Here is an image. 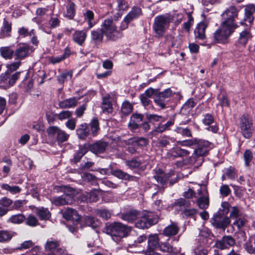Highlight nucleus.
I'll return each instance as SVG.
<instances>
[{
	"label": "nucleus",
	"mask_w": 255,
	"mask_h": 255,
	"mask_svg": "<svg viewBox=\"0 0 255 255\" xmlns=\"http://www.w3.org/2000/svg\"><path fill=\"white\" fill-rule=\"evenodd\" d=\"M108 145V142L101 140H99L92 144H87L88 150L95 154L104 153Z\"/></svg>",
	"instance_id": "nucleus-17"
},
{
	"label": "nucleus",
	"mask_w": 255,
	"mask_h": 255,
	"mask_svg": "<svg viewBox=\"0 0 255 255\" xmlns=\"http://www.w3.org/2000/svg\"><path fill=\"white\" fill-rule=\"evenodd\" d=\"M189 201L182 198L175 200L173 204V206L175 207L176 210L179 209L183 211L189 207Z\"/></svg>",
	"instance_id": "nucleus-39"
},
{
	"label": "nucleus",
	"mask_w": 255,
	"mask_h": 255,
	"mask_svg": "<svg viewBox=\"0 0 255 255\" xmlns=\"http://www.w3.org/2000/svg\"><path fill=\"white\" fill-rule=\"evenodd\" d=\"M255 12V6L254 4H249L247 5L245 9V17L244 20L241 21V25L244 24V22H248L250 24L252 23L254 20L253 14Z\"/></svg>",
	"instance_id": "nucleus-23"
},
{
	"label": "nucleus",
	"mask_w": 255,
	"mask_h": 255,
	"mask_svg": "<svg viewBox=\"0 0 255 255\" xmlns=\"http://www.w3.org/2000/svg\"><path fill=\"white\" fill-rule=\"evenodd\" d=\"M172 174L170 173H165L161 176H154V178L160 183L162 186L166 184L167 181L171 177Z\"/></svg>",
	"instance_id": "nucleus-47"
},
{
	"label": "nucleus",
	"mask_w": 255,
	"mask_h": 255,
	"mask_svg": "<svg viewBox=\"0 0 255 255\" xmlns=\"http://www.w3.org/2000/svg\"><path fill=\"white\" fill-rule=\"evenodd\" d=\"M171 20V17L169 15H161L155 17L153 29L158 37H162L164 35Z\"/></svg>",
	"instance_id": "nucleus-3"
},
{
	"label": "nucleus",
	"mask_w": 255,
	"mask_h": 255,
	"mask_svg": "<svg viewBox=\"0 0 255 255\" xmlns=\"http://www.w3.org/2000/svg\"><path fill=\"white\" fill-rule=\"evenodd\" d=\"M25 220V216L22 214H18L11 216L7 220L8 222L12 224H19Z\"/></svg>",
	"instance_id": "nucleus-45"
},
{
	"label": "nucleus",
	"mask_w": 255,
	"mask_h": 255,
	"mask_svg": "<svg viewBox=\"0 0 255 255\" xmlns=\"http://www.w3.org/2000/svg\"><path fill=\"white\" fill-rule=\"evenodd\" d=\"M202 192V196H201L197 200V204L200 208L206 209L208 207L209 204L208 194L206 190L202 191L200 190L198 191V193L199 194H201Z\"/></svg>",
	"instance_id": "nucleus-25"
},
{
	"label": "nucleus",
	"mask_w": 255,
	"mask_h": 255,
	"mask_svg": "<svg viewBox=\"0 0 255 255\" xmlns=\"http://www.w3.org/2000/svg\"><path fill=\"white\" fill-rule=\"evenodd\" d=\"M245 165L248 166L253 158V153L250 150H246L244 154Z\"/></svg>",
	"instance_id": "nucleus-64"
},
{
	"label": "nucleus",
	"mask_w": 255,
	"mask_h": 255,
	"mask_svg": "<svg viewBox=\"0 0 255 255\" xmlns=\"http://www.w3.org/2000/svg\"><path fill=\"white\" fill-rule=\"evenodd\" d=\"M158 222V217L152 212L144 211L141 216V218L136 223V227L139 229L148 228L155 225Z\"/></svg>",
	"instance_id": "nucleus-5"
},
{
	"label": "nucleus",
	"mask_w": 255,
	"mask_h": 255,
	"mask_svg": "<svg viewBox=\"0 0 255 255\" xmlns=\"http://www.w3.org/2000/svg\"><path fill=\"white\" fill-rule=\"evenodd\" d=\"M142 163L143 162L140 160H137L136 158H132L126 161V165L131 169L139 168Z\"/></svg>",
	"instance_id": "nucleus-46"
},
{
	"label": "nucleus",
	"mask_w": 255,
	"mask_h": 255,
	"mask_svg": "<svg viewBox=\"0 0 255 255\" xmlns=\"http://www.w3.org/2000/svg\"><path fill=\"white\" fill-rule=\"evenodd\" d=\"M85 19L88 20V28H92L95 24V22L93 21L94 13L91 10H88L84 14Z\"/></svg>",
	"instance_id": "nucleus-51"
},
{
	"label": "nucleus",
	"mask_w": 255,
	"mask_h": 255,
	"mask_svg": "<svg viewBox=\"0 0 255 255\" xmlns=\"http://www.w3.org/2000/svg\"><path fill=\"white\" fill-rule=\"evenodd\" d=\"M11 234L7 231H0V242H6L11 239Z\"/></svg>",
	"instance_id": "nucleus-61"
},
{
	"label": "nucleus",
	"mask_w": 255,
	"mask_h": 255,
	"mask_svg": "<svg viewBox=\"0 0 255 255\" xmlns=\"http://www.w3.org/2000/svg\"><path fill=\"white\" fill-rule=\"evenodd\" d=\"M73 113L69 111H63L59 113L57 117L61 121L69 119L72 117Z\"/></svg>",
	"instance_id": "nucleus-60"
},
{
	"label": "nucleus",
	"mask_w": 255,
	"mask_h": 255,
	"mask_svg": "<svg viewBox=\"0 0 255 255\" xmlns=\"http://www.w3.org/2000/svg\"><path fill=\"white\" fill-rule=\"evenodd\" d=\"M21 72H17L10 75V73H5L3 76V79L5 81V83H8L10 85H13L16 81L19 79Z\"/></svg>",
	"instance_id": "nucleus-38"
},
{
	"label": "nucleus",
	"mask_w": 255,
	"mask_h": 255,
	"mask_svg": "<svg viewBox=\"0 0 255 255\" xmlns=\"http://www.w3.org/2000/svg\"><path fill=\"white\" fill-rule=\"evenodd\" d=\"M11 22L4 18L2 26L0 29V39H3L11 36Z\"/></svg>",
	"instance_id": "nucleus-22"
},
{
	"label": "nucleus",
	"mask_w": 255,
	"mask_h": 255,
	"mask_svg": "<svg viewBox=\"0 0 255 255\" xmlns=\"http://www.w3.org/2000/svg\"><path fill=\"white\" fill-rule=\"evenodd\" d=\"M142 14V10L139 6H134L132 7L130 11L124 19V22L126 23V26L124 29L128 27V24L130 22L137 19Z\"/></svg>",
	"instance_id": "nucleus-15"
},
{
	"label": "nucleus",
	"mask_w": 255,
	"mask_h": 255,
	"mask_svg": "<svg viewBox=\"0 0 255 255\" xmlns=\"http://www.w3.org/2000/svg\"><path fill=\"white\" fill-rule=\"evenodd\" d=\"M75 5L73 2H69L66 5V11L64 14L65 17L69 19H72L74 18L75 15Z\"/></svg>",
	"instance_id": "nucleus-44"
},
{
	"label": "nucleus",
	"mask_w": 255,
	"mask_h": 255,
	"mask_svg": "<svg viewBox=\"0 0 255 255\" xmlns=\"http://www.w3.org/2000/svg\"><path fill=\"white\" fill-rule=\"evenodd\" d=\"M143 120V115L140 114H133L131 115L128 123V127L131 130H135L139 128L138 123Z\"/></svg>",
	"instance_id": "nucleus-29"
},
{
	"label": "nucleus",
	"mask_w": 255,
	"mask_h": 255,
	"mask_svg": "<svg viewBox=\"0 0 255 255\" xmlns=\"http://www.w3.org/2000/svg\"><path fill=\"white\" fill-rule=\"evenodd\" d=\"M140 212L134 209L130 210L121 215V219L129 223L135 221L140 216Z\"/></svg>",
	"instance_id": "nucleus-27"
},
{
	"label": "nucleus",
	"mask_w": 255,
	"mask_h": 255,
	"mask_svg": "<svg viewBox=\"0 0 255 255\" xmlns=\"http://www.w3.org/2000/svg\"><path fill=\"white\" fill-rule=\"evenodd\" d=\"M101 30L107 38L111 40H115L120 37V33L113 19H105L101 25Z\"/></svg>",
	"instance_id": "nucleus-4"
},
{
	"label": "nucleus",
	"mask_w": 255,
	"mask_h": 255,
	"mask_svg": "<svg viewBox=\"0 0 255 255\" xmlns=\"http://www.w3.org/2000/svg\"><path fill=\"white\" fill-rule=\"evenodd\" d=\"M60 128L56 126H52L50 127L47 129V132L49 136L53 137H57V135L59 132Z\"/></svg>",
	"instance_id": "nucleus-62"
},
{
	"label": "nucleus",
	"mask_w": 255,
	"mask_h": 255,
	"mask_svg": "<svg viewBox=\"0 0 255 255\" xmlns=\"http://www.w3.org/2000/svg\"><path fill=\"white\" fill-rule=\"evenodd\" d=\"M25 224L31 227H35L38 224L37 219L33 215H29L26 219Z\"/></svg>",
	"instance_id": "nucleus-59"
},
{
	"label": "nucleus",
	"mask_w": 255,
	"mask_h": 255,
	"mask_svg": "<svg viewBox=\"0 0 255 255\" xmlns=\"http://www.w3.org/2000/svg\"><path fill=\"white\" fill-rule=\"evenodd\" d=\"M160 250L163 252L170 254H175V249H174L168 243H161L159 247Z\"/></svg>",
	"instance_id": "nucleus-48"
},
{
	"label": "nucleus",
	"mask_w": 255,
	"mask_h": 255,
	"mask_svg": "<svg viewBox=\"0 0 255 255\" xmlns=\"http://www.w3.org/2000/svg\"><path fill=\"white\" fill-rule=\"evenodd\" d=\"M235 29L222 22L220 27L213 33V41L217 43H228L229 37L234 32Z\"/></svg>",
	"instance_id": "nucleus-2"
},
{
	"label": "nucleus",
	"mask_w": 255,
	"mask_h": 255,
	"mask_svg": "<svg viewBox=\"0 0 255 255\" xmlns=\"http://www.w3.org/2000/svg\"><path fill=\"white\" fill-rule=\"evenodd\" d=\"M35 212L41 220H47L50 217V213L47 208L44 207L36 208Z\"/></svg>",
	"instance_id": "nucleus-41"
},
{
	"label": "nucleus",
	"mask_w": 255,
	"mask_h": 255,
	"mask_svg": "<svg viewBox=\"0 0 255 255\" xmlns=\"http://www.w3.org/2000/svg\"><path fill=\"white\" fill-rule=\"evenodd\" d=\"M240 127L242 135L250 138L253 134V128L252 119L248 115H244L240 119Z\"/></svg>",
	"instance_id": "nucleus-6"
},
{
	"label": "nucleus",
	"mask_w": 255,
	"mask_h": 255,
	"mask_svg": "<svg viewBox=\"0 0 255 255\" xmlns=\"http://www.w3.org/2000/svg\"><path fill=\"white\" fill-rule=\"evenodd\" d=\"M209 24L207 20H204L198 23L195 29L194 34L196 39L204 40L206 39L205 30Z\"/></svg>",
	"instance_id": "nucleus-16"
},
{
	"label": "nucleus",
	"mask_w": 255,
	"mask_h": 255,
	"mask_svg": "<svg viewBox=\"0 0 255 255\" xmlns=\"http://www.w3.org/2000/svg\"><path fill=\"white\" fill-rule=\"evenodd\" d=\"M174 131L184 137H191L192 136L191 129L187 127H176Z\"/></svg>",
	"instance_id": "nucleus-42"
},
{
	"label": "nucleus",
	"mask_w": 255,
	"mask_h": 255,
	"mask_svg": "<svg viewBox=\"0 0 255 255\" xmlns=\"http://www.w3.org/2000/svg\"><path fill=\"white\" fill-rule=\"evenodd\" d=\"M210 222L216 228L224 230L230 223V220L227 216L222 215L221 212H218L214 215Z\"/></svg>",
	"instance_id": "nucleus-9"
},
{
	"label": "nucleus",
	"mask_w": 255,
	"mask_h": 255,
	"mask_svg": "<svg viewBox=\"0 0 255 255\" xmlns=\"http://www.w3.org/2000/svg\"><path fill=\"white\" fill-rule=\"evenodd\" d=\"M63 217L67 220L77 222L79 220V215L76 210L72 208H67L62 212Z\"/></svg>",
	"instance_id": "nucleus-30"
},
{
	"label": "nucleus",
	"mask_w": 255,
	"mask_h": 255,
	"mask_svg": "<svg viewBox=\"0 0 255 255\" xmlns=\"http://www.w3.org/2000/svg\"><path fill=\"white\" fill-rule=\"evenodd\" d=\"M235 239L231 236H224L220 240H217L215 246L221 250L228 249L230 247H233L235 244Z\"/></svg>",
	"instance_id": "nucleus-14"
},
{
	"label": "nucleus",
	"mask_w": 255,
	"mask_h": 255,
	"mask_svg": "<svg viewBox=\"0 0 255 255\" xmlns=\"http://www.w3.org/2000/svg\"><path fill=\"white\" fill-rule=\"evenodd\" d=\"M180 231V227L176 222H171L163 230L162 234L166 237H173L177 235Z\"/></svg>",
	"instance_id": "nucleus-20"
},
{
	"label": "nucleus",
	"mask_w": 255,
	"mask_h": 255,
	"mask_svg": "<svg viewBox=\"0 0 255 255\" xmlns=\"http://www.w3.org/2000/svg\"><path fill=\"white\" fill-rule=\"evenodd\" d=\"M96 214L103 219L108 220L111 218V213L106 209H99L96 211Z\"/></svg>",
	"instance_id": "nucleus-58"
},
{
	"label": "nucleus",
	"mask_w": 255,
	"mask_h": 255,
	"mask_svg": "<svg viewBox=\"0 0 255 255\" xmlns=\"http://www.w3.org/2000/svg\"><path fill=\"white\" fill-rule=\"evenodd\" d=\"M78 137L82 139H85L89 134V129L88 125L86 123L82 124L76 129Z\"/></svg>",
	"instance_id": "nucleus-32"
},
{
	"label": "nucleus",
	"mask_w": 255,
	"mask_h": 255,
	"mask_svg": "<svg viewBox=\"0 0 255 255\" xmlns=\"http://www.w3.org/2000/svg\"><path fill=\"white\" fill-rule=\"evenodd\" d=\"M252 37L250 29L248 28L245 29L239 33L238 43L241 46H245L248 42L251 40Z\"/></svg>",
	"instance_id": "nucleus-21"
},
{
	"label": "nucleus",
	"mask_w": 255,
	"mask_h": 255,
	"mask_svg": "<svg viewBox=\"0 0 255 255\" xmlns=\"http://www.w3.org/2000/svg\"><path fill=\"white\" fill-rule=\"evenodd\" d=\"M202 122L204 125L209 126L206 128L208 131H211L213 133L218 132L219 128L212 114L210 113L204 114L203 117Z\"/></svg>",
	"instance_id": "nucleus-13"
},
{
	"label": "nucleus",
	"mask_w": 255,
	"mask_h": 255,
	"mask_svg": "<svg viewBox=\"0 0 255 255\" xmlns=\"http://www.w3.org/2000/svg\"><path fill=\"white\" fill-rule=\"evenodd\" d=\"M196 103L195 102L193 99H189L183 106L182 107V111H185V112H189L190 110L195 107Z\"/></svg>",
	"instance_id": "nucleus-50"
},
{
	"label": "nucleus",
	"mask_w": 255,
	"mask_h": 255,
	"mask_svg": "<svg viewBox=\"0 0 255 255\" xmlns=\"http://www.w3.org/2000/svg\"><path fill=\"white\" fill-rule=\"evenodd\" d=\"M132 105L129 102L125 101L122 104L121 111L124 115H128L132 112Z\"/></svg>",
	"instance_id": "nucleus-52"
},
{
	"label": "nucleus",
	"mask_w": 255,
	"mask_h": 255,
	"mask_svg": "<svg viewBox=\"0 0 255 255\" xmlns=\"http://www.w3.org/2000/svg\"><path fill=\"white\" fill-rule=\"evenodd\" d=\"M60 241L57 240H48L45 245V250L46 251L53 252L56 249L60 254H64L65 250L64 249L60 248Z\"/></svg>",
	"instance_id": "nucleus-19"
},
{
	"label": "nucleus",
	"mask_w": 255,
	"mask_h": 255,
	"mask_svg": "<svg viewBox=\"0 0 255 255\" xmlns=\"http://www.w3.org/2000/svg\"><path fill=\"white\" fill-rule=\"evenodd\" d=\"M21 65V62L19 61L12 62L9 64H7L6 68L7 69L5 73L7 74L12 72L16 70Z\"/></svg>",
	"instance_id": "nucleus-56"
},
{
	"label": "nucleus",
	"mask_w": 255,
	"mask_h": 255,
	"mask_svg": "<svg viewBox=\"0 0 255 255\" xmlns=\"http://www.w3.org/2000/svg\"><path fill=\"white\" fill-rule=\"evenodd\" d=\"M131 230V228L121 222H114L106 226L105 233L109 235L112 240L119 243L122 239L128 237Z\"/></svg>",
	"instance_id": "nucleus-1"
},
{
	"label": "nucleus",
	"mask_w": 255,
	"mask_h": 255,
	"mask_svg": "<svg viewBox=\"0 0 255 255\" xmlns=\"http://www.w3.org/2000/svg\"><path fill=\"white\" fill-rule=\"evenodd\" d=\"M72 76V73L71 72H66L62 73L58 77L59 82L62 83L67 80L68 78L71 79Z\"/></svg>",
	"instance_id": "nucleus-63"
},
{
	"label": "nucleus",
	"mask_w": 255,
	"mask_h": 255,
	"mask_svg": "<svg viewBox=\"0 0 255 255\" xmlns=\"http://www.w3.org/2000/svg\"><path fill=\"white\" fill-rule=\"evenodd\" d=\"M33 50V47L28 45L20 46L14 51V59L19 61L23 60L28 57Z\"/></svg>",
	"instance_id": "nucleus-12"
},
{
	"label": "nucleus",
	"mask_w": 255,
	"mask_h": 255,
	"mask_svg": "<svg viewBox=\"0 0 255 255\" xmlns=\"http://www.w3.org/2000/svg\"><path fill=\"white\" fill-rule=\"evenodd\" d=\"M69 135L66 133L64 130L60 129L59 132H58L56 139L59 142H63L67 141L69 138Z\"/></svg>",
	"instance_id": "nucleus-57"
},
{
	"label": "nucleus",
	"mask_w": 255,
	"mask_h": 255,
	"mask_svg": "<svg viewBox=\"0 0 255 255\" xmlns=\"http://www.w3.org/2000/svg\"><path fill=\"white\" fill-rule=\"evenodd\" d=\"M111 97L109 94L103 97L102 109L104 113H112L113 108L110 100Z\"/></svg>",
	"instance_id": "nucleus-34"
},
{
	"label": "nucleus",
	"mask_w": 255,
	"mask_h": 255,
	"mask_svg": "<svg viewBox=\"0 0 255 255\" xmlns=\"http://www.w3.org/2000/svg\"><path fill=\"white\" fill-rule=\"evenodd\" d=\"M159 241L157 234L150 235L148 237L147 248L143 251V253L145 255H160V254L155 252V249L159 247Z\"/></svg>",
	"instance_id": "nucleus-10"
},
{
	"label": "nucleus",
	"mask_w": 255,
	"mask_h": 255,
	"mask_svg": "<svg viewBox=\"0 0 255 255\" xmlns=\"http://www.w3.org/2000/svg\"><path fill=\"white\" fill-rule=\"evenodd\" d=\"M1 188L4 189L9 191L12 194L17 193L20 192L21 189L18 186H10L7 184H3L1 185Z\"/></svg>",
	"instance_id": "nucleus-54"
},
{
	"label": "nucleus",
	"mask_w": 255,
	"mask_h": 255,
	"mask_svg": "<svg viewBox=\"0 0 255 255\" xmlns=\"http://www.w3.org/2000/svg\"><path fill=\"white\" fill-rule=\"evenodd\" d=\"M112 174L120 179L124 180L132 181L135 178L134 176L130 175L120 169L113 170L112 171Z\"/></svg>",
	"instance_id": "nucleus-37"
},
{
	"label": "nucleus",
	"mask_w": 255,
	"mask_h": 255,
	"mask_svg": "<svg viewBox=\"0 0 255 255\" xmlns=\"http://www.w3.org/2000/svg\"><path fill=\"white\" fill-rule=\"evenodd\" d=\"M149 142V140L142 137H135L128 140V144L132 143L133 145H136L138 146H145Z\"/></svg>",
	"instance_id": "nucleus-40"
},
{
	"label": "nucleus",
	"mask_w": 255,
	"mask_h": 255,
	"mask_svg": "<svg viewBox=\"0 0 255 255\" xmlns=\"http://www.w3.org/2000/svg\"><path fill=\"white\" fill-rule=\"evenodd\" d=\"M238 16V10L236 7L230 6L222 14L224 21L222 22L231 27L236 28L237 25L235 22V18Z\"/></svg>",
	"instance_id": "nucleus-8"
},
{
	"label": "nucleus",
	"mask_w": 255,
	"mask_h": 255,
	"mask_svg": "<svg viewBox=\"0 0 255 255\" xmlns=\"http://www.w3.org/2000/svg\"><path fill=\"white\" fill-rule=\"evenodd\" d=\"M88 151L87 144L80 146L78 151L73 155V158L71 159V162L75 164L80 161L82 157Z\"/></svg>",
	"instance_id": "nucleus-26"
},
{
	"label": "nucleus",
	"mask_w": 255,
	"mask_h": 255,
	"mask_svg": "<svg viewBox=\"0 0 255 255\" xmlns=\"http://www.w3.org/2000/svg\"><path fill=\"white\" fill-rule=\"evenodd\" d=\"M165 42L172 47L178 48L181 45L182 41L179 37H174L172 34L167 35L165 37Z\"/></svg>",
	"instance_id": "nucleus-36"
},
{
	"label": "nucleus",
	"mask_w": 255,
	"mask_h": 255,
	"mask_svg": "<svg viewBox=\"0 0 255 255\" xmlns=\"http://www.w3.org/2000/svg\"><path fill=\"white\" fill-rule=\"evenodd\" d=\"M189 153L187 150L181 148L179 147H175L169 150L166 156L168 158H177L188 155Z\"/></svg>",
	"instance_id": "nucleus-18"
},
{
	"label": "nucleus",
	"mask_w": 255,
	"mask_h": 255,
	"mask_svg": "<svg viewBox=\"0 0 255 255\" xmlns=\"http://www.w3.org/2000/svg\"><path fill=\"white\" fill-rule=\"evenodd\" d=\"M78 100L76 97H72L60 101L58 105L61 109L71 108L77 106Z\"/></svg>",
	"instance_id": "nucleus-31"
},
{
	"label": "nucleus",
	"mask_w": 255,
	"mask_h": 255,
	"mask_svg": "<svg viewBox=\"0 0 255 255\" xmlns=\"http://www.w3.org/2000/svg\"><path fill=\"white\" fill-rule=\"evenodd\" d=\"M211 143L207 140L198 139L197 142L195 144V147L194 153L191 157V162L192 159L195 161V157H203L207 155L210 148Z\"/></svg>",
	"instance_id": "nucleus-7"
},
{
	"label": "nucleus",
	"mask_w": 255,
	"mask_h": 255,
	"mask_svg": "<svg viewBox=\"0 0 255 255\" xmlns=\"http://www.w3.org/2000/svg\"><path fill=\"white\" fill-rule=\"evenodd\" d=\"M104 35L101 28L92 30L91 32V40L95 43H101L103 41Z\"/></svg>",
	"instance_id": "nucleus-33"
},
{
	"label": "nucleus",
	"mask_w": 255,
	"mask_h": 255,
	"mask_svg": "<svg viewBox=\"0 0 255 255\" xmlns=\"http://www.w3.org/2000/svg\"><path fill=\"white\" fill-rule=\"evenodd\" d=\"M174 124V121H169L165 124L159 125L155 129V132L161 133L168 129L169 128Z\"/></svg>",
	"instance_id": "nucleus-49"
},
{
	"label": "nucleus",
	"mask_w": 255,
	"mask_h": 255,
	"mask_svg": "<svg viewBox=\"0 0 255 255\" xmlns=\"http://www.w3.org/2000/svg\"><path fill=\"white\" fill-rule=\"evenodd\" d=\"M81 224L85 226L91 227L92 228H96L99 226V221L91 216H85L81 220Z\"/></svg>",
	"instance_id": "nucleus-28"
},
{
	"label": "nucleus",
	"mask_w": 255,
	"mask_h": 255,
	"mask_svg": "<svg viewBox=\"0 0 255 255\" xmlns=\"http://www.w3.org/2000/svg\"><path fill=\"white\" fill-rule=\"evenodd\" d=\"M172 95V91L170 88L161 92L156 91L154 100L158 106L164 109L166 105V99L170 98Z\"/></svg>",
	"instance_id": "nucleus-11"
},
{
	"label": "nucleus",
	"mask_w": 255,
	"mask_h": 255,
	"mask_svg": "<svg viewBox=\"0 0 255 255\" xmlns=\"http://www.w3.org/2000/svg\"><path fill=\"white\" fill-rule=\"evenodd\" d=\"M33 29H32L29 31L27 28L24 27H22L19 28L18 30V33L19 36L22 38L26 37H31V35L33 34Z\"/></svg>",
	"instance_id": "nucleus-53"
},
{
	"label": "nucleus",
	"mask_w": 255,
	"mask_h": 255,
	"mask_svg": "<svg viewBox=\"0 0 255 255\" xmlns=\"http://www.w3.org/2000/svg\"><path fill=\"white\" fill-rule=\"evenodd\" d=\"M71 197L67 195L53 198V203L57 206L68 204L71 203Z\"/></svg>",
	"instance_id": "nucleus-43"
},
{
	"label": "nucleus",
	"mask_w": 255,
	"mask_h": 255,
	"mask_svg": "<svg viewBox=\"0 0 255 255\" xmlns=\"http://www.w3.org/2000/svg\"><path fill=\"white\" fill-rule=\"evenodd\" d=\"M0 54L4 59L10 60L14 56V51L10 46L1 47Z\"/></svg>",
	"instance_id": "nucleus-35"
},
{
	"label": "nucleus",
	"mask_w": 255,
	"mask_h": 255,
	"mask_svg": "<svg viewBox=\"0 0 255 255\" xmlns=\"http://www.w3.org/2000/svg\"><path fill=\"white\" fill-rule=\"evenodd\" d=\"M90 127L93 135L95 136L97 131L99 130V124L97 119H92L90 123Z\"/></svg>",
	"instance_id": "nucleus-55"
},
{
	"label": "nucleus",
	"mask_w": 255,
	"mask_h": 255,
	"mask_svg": "<svg viewBox=\"0 0 255 255\" xmlns=\"http://www.w3.org/2000/svg\"><path fill=\"white\" fill-rule=\"evenodd\" d=\"M87 37V32L84 30H75L72 35V39L78 45L82 46Z\"/></svg>",
	"instance_id": "nucleus-24"
}]
</instances>
